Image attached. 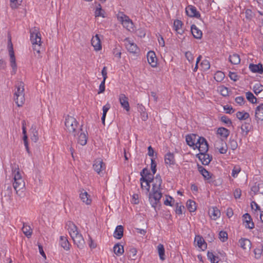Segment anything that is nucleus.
<instances>
[{
    "mask_svg": "<svg viewBox=\"0 0 263 263\" xmlns=\"http://www.w3.org/2000/svg\"><path fill=\"white\" fill-rule=\"evenodd\" d=\"M30 41L32 44L33 50L37 53H40L42 46L41 34L39 29L37 27H34L30 29Z\"/></svg>",
    "mask_w": 263,
    "mask_h": 263,
    "instance_id": "7ed1b4c3",
    "label": "nucleus"
},
{
    "mask_svg": "<svg viewBox=\"0 0 263 263\" xmlns=\"http://www.w3.org/2000/svg\"><path fill=\"white\" fill-rule=\"evenodd\" d=\"M255 118L258 120H263V104L257 107L255 110Z\"/></svg>",
    "mask_w": 263,
    "mask_h": 263,
    "instance_id": "c85d7f7f",
    "label": "nucleus"
},
{
    "mask_svg": "<svg viewBox=\"0 0 263 263\" xmlns=\"http://www.w3.org/2000/svg\"><path fill=\"white\" fill-rule=\"evenodd\" d=\"M104 165L105 164L102 160L98 159L95 161L93 167L95 171H96L98 174H100L101 171L103 169Z\"/></svg>",
    "mask_w": 263,
    "mask_h": 263,
    "instance_id": "412c9836",
    "label": "nucleus"
},
{
    "mask_svg": "<svg viewBox=\"0 0 263 263\" xmlns=\"http://www.w3.org/2000/svg\"><path fill=\"white\" fill-rule=\"evenodd\" d=\"M185 57L190 62H192L194 60V57L192 53L190 51H187L185 54Z\"/></svg>",
    "mask_w": 263,
    "mask_h": 263,
    "instance_id": "680f3d73",
    "label": "nucleus"
},
{
    "mask_svg": "<svg viewBox=\"0 0 263 263\" xmlns=\"http://www.w3.org/2000/svg\"><path fill=\"white\" fill-rule=\"evenodd\" d=\"M195 241L197 242V244L199 248L203 250L206 248V243L202 237L199 235L196 236L195 238Z\"/></svg>",
    "mask_w": 263,
    "mask_h": 263,
    "instance_id": "473e14b6",
    "label": "nucleus"
},
{
    "mask_svg": "<svg viewBox=\"0 0 263 263\" xmlns=\"http://www.w3.org/2000/svg\"><path fill=\"white\" fill-rule=\"evenodd\" d=\"M246 17L250 20L253 17V12L250 9H247L245 11Z\"/></svg>",
    "mask_w": 263,
    "mask_h": 263,
    "instance_id": "0e129e2a",
    "label": "nucleus"
},
{
    "mask_svg": "<svg viewBox=\"0 0 263 263\" xmlns=\"http://www.w3.org/2000/svg\"><path fill=\"white\" fill-rule=\"evenodd\" d=\"M201 65L204 70H208L210 67V64L208 61L204 60L201 63Z\"/></svg>",
    "mask_w": 263,
    "mask_h": 263,
    "instance_id": "4d7b16f0",
    "label": "nucleus"
},
{
    "mask_svg": "<svg viewBox=\"0 0 263 263\" xmlns=\"http://www.w3.org/2000/svg\"><path fill=\"white\" fill-rule=\"evenodd\" d=\"M145 172H147V170L144 168L140 173L142 176L140 180L144 179L146 180V185H144V182H141V187L145 189L147 192H149L150 188L149 183H152V189L149 194V201L152 206L155 208L159 203L160 200L162 197V191L163 189L161 187V184L162 181L159 175H157L154 178L153 174L152 175L150 173H148L144 177V174Z\"/></svg>",
    "mask_w": 263,
    "mask_h": 263,
    "instance_id": "f257e3e1",
    "label": "nucleus"
},
{
    "mask_svg": "<svg viewBox=\"0 0 263 263\" xmlns=\"http://www.w3.org/2000/svg\"><path fill=\"white\" fill-rule=\"evenodd\" d=\"M200 137L195 134L188 135L186 136V142L188 145L192 147L195 149L196 143Z\"/></svg>",
    "mask_w": 263,
    "mask_h": 263,
    "instance_id": "1a4fd4ad",
    "label": "nucleus"
},
{
    "mask_svg": "<svg viewBox=\"0 0 263 263\" xmlns=\"http://www.w3.org/2000/svg\"><path fill=\"white\" fill-rule=\"evenodd\" d=\"M10 65L12 68V73L13 74H15L17 69V65L15 61L14 51H12L11 52V55H10Z\"/></svg>",
    "mask_w": 263,
    "mask_h": 263,
    "instance_id": "cd10ccee",
    "label": "nucleus"
},
{
    "mask_svg": "<svg viewBox=\"0 0 263 263\" xmlns=\"http://www.w3.org/2000/svg\"><path fill=\"white\" fill-rule=\"evenodd\" d=\"M137 250L135 248H130L128 252V257L132 260H136L137 256Z\"/></svg>",
    "mask_w": 263,
    "mask_h": 263,
    "instance_id": "de8ad7c7",
    "label": "nucleus"
},
{
    "mask_svg": "<svg viewBox=\"0 0 263 263\" xmlns=\"http://www.w3.org/2000/svg\"><path fill=\"white\" fill-rule=\"evenodd\" d=\"M60 244L65 250H68L69 249L70 244L66 237H60Z\"/></svg>",
    "mask_w": 263,
    "mask_h": 263,
    "instance_id": "e433bc0d",
    "label": "nucleus"
},
{
    "mask_svg": "<svg viewBox=\"0 0 263 263\" xmlns=\"http://www.w3.org/2000/svg\"><path fill=\"white\" fill-rule=\"evenodd\" d=\"M236 115L237 118L240 120H246L250 116L249 113L245 111H238Z\"/></svg>",
    "mask_w": 263,
    "mask_h": 263,
    "instance_id": "79ce46f5",
    "label": "nucleus"
},
{
    "mask_svg": "<svg viewBox=\"0 0 263 263\" xmlns=\"http://www.w3.org/2000/svg\"><path fill=\"white\" fill-rule=\"evenodd\" d=\"M254 92L257 95L260 92L263 91V85L260 84H256L253 86V88Z\"/></svg>",
    "mask_w": 263,
    "mask_h": 263,
    "instance_id": "09e8293b",
    "label": "nucleus"
},
{
    "mask_svg": "<svg viewBox=\"0 0 263 263\" xmlns=\"http://www.w3.org/2000/svg\"><path fill=\"white\" fill-rule=\"evenodd\" d=\"M157 250L159 254L160 259L161 260L165 259V250L162 244H159L157 246Z\"/></svg>",
    "mask_w": 263,
    "mask_h": 263,
    "instance_id": "58836bf2",
    "label": "nucleus"
},
{
    "mask_svg": "<svg viewBox=\"0 0 263 263\" xmlns=\"http://www.w3.org/2000/svg\"><path fill=\"white\" fill-rule=\"evenodd\" d=\"M196 148H198L200 153H205L209 149V145L205 139L203 137H200L196 145Z\"/></svg>",
    "mask_w": 263,
    "mask_h": 263,
    "instance_id": "6e6552de",
    "label": "nucleus"
},
{
    "mask_svg": "<svg viewBox=\"0 0 263 263\" xmlns=\"http://www.w3.org/2000/svg\"><path fill=\"white\" fill-rule=\"evenodd\" d=\"M117 16L118 20L122 24L124 27L128 31L133 30V23L128 16L122 12H119Z\"/></svg>",
    "mask_w": 263,
    "mask_h": 263,
    "instance_id": "423d86ee",
    "label": "nucleus"
},
{
    "mask_svg": "<svg viewBox=\"0 0 263 263\" xmlns=\"http://www.w3.org/2000/svg\"><path fill=\"white\" fill-rule=\"evenodd\" d=\"M224 77V74L221 71H217L215 75L214 78L217 81H222Z\"/></svg>",
    "mask_w": 263,
    "mask_h": 263,
    "instance_id": "603ef678",
    "label": "nucleus"
},
{
    "mask_svg": "<svg viewBox=\"0 0 263 263\" xmlns=\"http://www.w3.org/2000/svg\"><path fill=\"white\" fill-rule=\"evenodd\" d=\"M123 235V227L121 225L118 226L114 233V236L118 239H121Z\"/></svg>",
    "mask_w": 263,
    "mask_h": 263,
    "instance_id": "7c9ffc66",
    "label": "nucleus"
},
{
    "mask_svg": "<svg viewBox=\"0 0 263 263\" xmlns=\"http://www.w3.org/2000/svg\"><path fill=\"white\" fill-rule=\"evenodd\" d=\"M209 214L211 217L216 220L220 216V212L217 207H212L209 209Z\"/></svg>",
    "mask_w": 263,
    "mask_h": 263,
    "instance_id": "5701e85b",
    "label": "nucleus"
},
{
    "mask_svg": "<svg viewBox=\"0 0 263 263\" xmlns=\"http://www.w3.org/2000/svg\"><path fill=\"white\" fill-rule=\"evenodd\" d=\"M247 100L251 103L254 104L257 103V99L251 92H247L246 93Z\"/></svg>",
    "mask_w": 263,
    "mask_h": 263,
    "instance_id": "49530a36",
    "label": "nucleus"
},
{
    "mask_svg": "<svg viewBox=\"0 0 263 263\" xmlns=\"http://www.w3.org/2000/svg\"><path fill=\"white\" fill-rule=\"evenodd\" d=\"M124 42L126 49L129 52L135 53L138 50L136 44L130 41L128 38H126L124 40Z\"/></svg>",
    "mask_w": 263,
    "mask_h": 263,
    "instance_id": "9b49d317",
    "label": "nucleus"
},
{
    "mask_svg": "<svg viewBox=\"0 0 263 263\" xmlns=\"http://www.w3.org/2000/svg\"><path fill=\"white\" fill-rule=\"evenodd\" d=\"M182 23L181 21L177 20L174 22V27L175 31L178 33L181 34L183 32L182 28Z\"/></svg>",
    "mask_w": 263,
    "mask_h": 263,
    "instance_id": "72a5a7b5",
    "label": "nucleus"
},
{
    "mask_svg": "<svg viewBox=\"0 0 263 263\" xmlns=\"http://www.w3.org/2000/svg\"><path fill=\"white\" fill-rule=\"evenodd\" d=\"M22 129H23V141L24 144L28 143L27 141V132H26V123L25 120H23L22 122Z\"/></svg>",
    "mask_w": 263,
    "mask_h": 263,
    "instance_id": "c03bdc74",
    "label": "nucleus"
},
{
    "mask_svg": "<svg viewBox=\"0 0 263 263\" xmlns=\"http://www.w3.org/2000/svg\"><path fill=\"white\" fill-rule=\"evenodd\" d=\"M208 257L212 263H218V257L214 255L212 252H208Z\"/></svg>",
    "mask_w": 263,
    "mask_h": 263,
    "instance_id": "8fccbe9b",
    "label": "nucleus"
},
{
    "mask_svg": "<svg viewBox=\"0 0 263 263\" xmlns=\"http://www.w3.org/2000/svg\"><path fill=\"white\" fill-rule=\"evenodd\" d=\"M71 238L74 243L77 245L79 249H81L84 247L85 242L82 235L80 233H78V234H76Z\"/></svg>",
    "mask_w": 263,
    "mask_h": 263,
    "instance_id": "9d476101",
    "label": "nucleus"
},
{
    "mask_svg": "<svg viewBox=\"0 0 263 263\" xmlns=\"http://www.w3.org/2000/svg\"><path fill=\"white\" fill-rule=\"evenodd\" d=\"M254 254H255V257L256 258V259H259L260 258L261 256V254H262V250H261V248H256L254 250Z\"/></svg>",
    "mask_w": 263,
    "mask_h": 263,
    "instance_id": "6e6d98bb",
    "label": "nucleus"
},
{
    "mask_svg": "<svg viewBox=\"0 0 263 263\" xmlns=\"http://www.w3.org/2000/svg\"><path fill=\"white\" fill-rule=\"evenodd\" d=\"M251 206L253 210H254L255 212H257L259 211L260 212L261 210L260 206L255 201H252L251 203Z\"/></svg>",
    "mask_w": 263,
    "mask_h": 263,
    "instance_id": "13d9d810",
    "label": "nucleus"
},
{
    "mask_svg": "<svg viewBox=\"0 0 263 263\" xmlns=\"http://www.w3.org/2000/svg\"><path fill=\"white\" fill-rule=\"evenodd\" d=\"M229 76L230 78L234 81H236L238 79V76L235 72H230Z\"/></svg>",
    "mask_w": 263,
    "mask_h": 263,
    "instance_id": "e2e57ef3",
    "label": "nucleus"
},
{
    "mask_svg": "<svg viewBox=\"0 0 263 263\" xmlns=\"http://www.w3.org/2000/svg\"><path fill=\"white\" fill-rule=\"evenodd\" d=\"M147 61L153 67H156L157 65V59L153 51H149L147 55Z\"/></svg>",
    "mask_w": 263,
    "mask_h": 263,
    "instance_id": "6ab92c4d",
    "label": "nucleus"
},
{
    "mask_svg": "<svg viewBox=\"0 0 263 263\" xmlns=\"http://www.w3.org/2000/svg\"><path fill=\"white\" fill-rule=\"evenodd\" d=\"M217 134L222 139H227L230 134V131L224 127H219L217 130Z\"/></svg>",
    "mask_w": 263,
    "mask_h": 263,
    "instance_id": "bb28decb",
    "label": "nucleus"
},
{
    "mask_svg": "<svg viewBox=\"0 0 263 263\" xmlns=\"http://www.w3.org/2000/svg\"><path fill=\"white\" fill-rule=\"evenodd\" d=\"M243 220L246 228L252 229L254 227L251 216L248 213H246L243 215Z\"/></svg>",
    "mask_w": 263,
    "mask_h": 263,
    "instance_id": "a211bd4d",
    "label": "nucleus"
},
{
    "mask_svg": "<svg viewBox=\"0 0 263 263\" xmlns=\"http://www.w3.org/2000/svg\"><path fill=\"white\" fill-rule=\"evenodd\" d=\"M164 161L166 164L170 165L174 164L175 160L174 154L171 153L166 154L165 156Z\"/></svg>",
    "mask_w": 263,
    "mask_h": 263,
    "instance_id": "c756f323",
    "label": "nucleus"
},
{
    "mask_svg": "<svg viewBox=\"0 0 263 263\" xmlns=\"http://www.w3.org/2000/svg\"><path fill=\"white\" fill-rule=\"evenodd\" d=\"M229 145L232 149L235 150L237 147V143L236 140L234 139H230L229 141Z\"/></svg>",
    "mask_w": 263,
    "mask_h": 263,
    "instance_id": "bf43d9fd",
    "label": "nucleus"
},
{
    "mask_svg": "<svg viewBox=\"0 0 263 263\" xmlns=\"http://www.w3.org/2000/svg\"><path fill=\"white\" fill-rule=\"evenodd\" d=\"M219 90L220 92V94L226 97L229 95V91L228 88L222 86L219 87Z\"/></svg>",
    "mask_w": 263,
    "mask_h": 263,
    "instance_id": "864d4df0",
    "label": "nucleus"
},
{
    "mask_svg": "<svg viewBox=\"0 0 263 263\" xmlns=\"http://www.w3.org/2000/svg\"><path fill=\"white\" fill-rule=\"evenodd\" d=\"M119 100L121 106L126 111H128L130 109L129 104L128 101V98L123 93H121L119 96Z\"/></svg>",
    "mask_w": 263,
    "mask_h": 263,
    "instance_id": "4468645a",
    "label": "nucleus"
},
{
    "mask_svg": "<svg viewBox=\"0 0 263 263\" xmlns=\"http://www.w3.org/2000/svg\"><path fill=\"white\" fill-rule=\"evenodd\" d=\"M78 143L80 144L81 145L84 146L87 143V137L85 132L82 129V128H80L79 130H78Z\"/></svg>",
    "mask_w": 263,
    "mask_h": 263,
    "instance_id": "f8f14e48",
    "label": "nucleus"
},
{
    "mask_svg": "<svg viewBox=\"0 0 263 263\" xmlns=\"http://www.w3.org/2000/svg\"><path fill=\"white\" fill-rule=\"evenodd\" d=\"M196 157L201 161L203 165H208L212 160V157L205 153H199L196 155Z\"/></svg>",
    "mask_w": 263,
    "mask_h": 263,
    "instance_id": "2eb2a0df",
    "label": "nucleus"
},
{
    "mask_svg": "<svg viewBox=\"0 0 263 263\" xmlns=\"http://www.w3.org/2000/svg\"><path fill=\"white\" fill-rule=\"evenodd\" d=\"M13 99L18 107L22 106L25 102L24 84L18 82L15 85Z\"/></svg>",
    "mask_w": 263,
    "mask_h": 263,
    "instance_id": "20e7f679",
    "label": "nucleus"
},
{
    "mask_svg": "<svg viewBox=\"0 0 263 263\" xmlns=\"http://www.w3.org/2000/svg\"><path fill=\"white\" fill-rule=\"evenodd\" d=\"M241 195V191L239 189H236L234 192V196L236 199L239 198Z\"/></svg>",
    "mask_w": 263,
    "mask_h": 263,
    "instance_id": "338daca9",
    "label": "nucleus"
},
{
    "mask_svg": "<svg viewBox=\"0 0 263 263\" xmlns=\"http://www.w3.org/2000/svg\"><path fill=\"white\" fill-rule=\"evenodd\" d=\"M137 108L138 111L140 113L141 119L144 121H146L148 118V116L146 112L145 107L141 104H138Z\"/></svg>",
    "mask_w": 263,
    "mask_h": 263,
    "instance_id": "4be33fe9",
    "label": "nucleus"
},
{
    "mask_svg": "<svg viewBox=\"0 0 263 263\" xmlns=\"http://www.w3.org/2000/svg\"><path fill=\"white\" fill-rule=\"evenodd\" d=\"M114 252L117 256L122 255L124 253L123 246L119 243L116 244L114 247Z\"/></svg>",
    "mask_w": 263,
    "mask_h": 263,
    "instance_id": "f704fd0d",
    "label": "nucleus"
},
{
    "mask_svg": "<svg viewBox=\"0 0 263 263\" xmlns=\"http://www.w3.org/2000/svg\"><path fill=\"white\" fill-rule=\"evenodd\" d=\"M191 32L194 37L197 39H200L202 36V31L195 25L191 26Z\"/></svg>",
    "mask_w": 263,
    "mask_h": 263,
    "instance_id": "a878e982",
    "label": "nucleus"
},
{
    "mask_svg": "<svg viewBox=\"0 0 263 263\" xmlns=\"http://www.w3.org/2000/svg\"><path fill=\"white\" fill-rule=\"evenodd\" d=\"M65 125L66 129L70 133H71L74 136H76L78 130L82 128L80 127L79 123L77 120L73 117L67 116L65 118Z\"/></svg>",
    "mask_w": 263,
    "mask_h": 263,
    "instance_id": "39448f33",
    "label": "nucleus"
},
{
    "mask_svg": "<svg viewBox=\"0 0 263 263\" xmlns=\"http://www.w3.org/2000/svg\"><path fill=\"white\" fill-rule=\"evenodd\" d=\"M198 171L200 172L202 175L205 179H209L211 178L210 173L206 170L203 166L200 165H198Z\"/></svg>",
    "mask_w": 263,
    "mask_h": 263,
    "instance_id": "ea45409f",
    "label": "nucleus"
},
{
    "mask_svg": "<svg viewBox=\"0 0 263 263\" xmlns=\"http://www.w3.org/2000/svg\"><path fill=\"white\" fill-rule=\"evenodd\" d=\"M156 166L157 164L155 161L152 159H151V168L153 172V175H154L156 172Z\"/></svg>",
    "mask_w": 263,
    "mask_h": 263,
    "instance_id": "052dcab7",
    "label": "nucleus"
},
{
    "mask_svg": "<svg viewBox=\"0 0 263 263\" xmlns=\"http://www.w3.org/2000/svg\"><path fill=\"white\" fill-rule=\"evenodd\" d=\"M240 167L238 165L235 166L232 170V176L235 178L237 176L238 173L240 172Z\"/></svg>",
    "mask_w": 263,
    "mask_h": 263,
    "instance_id": "5fc2aeb1",
    "label": "nucleus"
},
{
    "mask_svg": "<svg viewBox=\"0 0 263 263\" xmlns=\"http://www.w3.org/2000/svg\"><path fill=\"white\" fill-rule=\"evenodd\" d=\"M221 121L226 124H231L232 122L231 120L228 118L227 116H223L221 117Z\"/></svg>",
    "mask_w": 263,
    "mask_h": 263,
    "instance_id": "774afa93",
    "label": "nucleus"
},
{
    "mask_svg": "<svg viewBox=\"0 0 263 263\" xmlns=\"http://www.w3.org/2000/svg\"><path fill=\"white\" fill-rule=\"evenodd\" d=\"M80 198L82 201L87 205H89L91 203L90 196L84 190H82L80 194Z\"/></svg>",
    "mask_w": 263,
    "mask_h": 263,
    "instance_id": "aec40b11",
    "label": "nucleus"
},
{
    "mask_svg": "<svg viewBox=\"0 0 263 263\" xmlns=\"http://www.w3.org/2000/svg\"><path fill=\"white\" fill-rule=\"evenodd\" d=\"M230 62L232 64L237 65L240 62V58L238 54L234 53L232 55H230L229 58Z\"/></svg>",
    "mask_w": 263,
    "mask_h": 263,
    "instance_id": "c9c22d12",
    "label": "nucleus"
},
{
    "mask_svg": "<svg viewBox=\"0 0 263 263\" xmlns=\"http://www.w3.org/2000/svg\"><path fill=\"white\" fill-rule=\"evenodd\" d=\"M223 108L227 114H231L234 112V109L231 106L225 105Z\"/></svg>",
    "mask_w": 263,
    "mask_h": 263,
    "instance_id": "69168bd1",
    "label": "nucleus"
},
{
    "mask_svg": "<svg viewBox=\"0 0 263 263\" xmlns=\"http://www.w3.org/2000/svg\"><path fill=\"white\" fill-rule=\"evenodd\" d=\"M214 147L220 154H226L227 152L228 146L226 141L222 138H217L214 142Z\"/></svg>",
    "mask_w": 263,
    "mask_h": 263,
    "instance_id": "0eeeda50",
    "label": "nucleus"
},
{
    "mask_svg": "<svg viewBox=\"0 0 263 263\" xmlns=\"http://www.w3.org/2000/svg\"><path fill=\"white\" fill-rule=\"evenodd\" d=\"M249 68L253 72H258L260 74L263 73V67L261 64H250L249 65Z\"/></svg>",
    "mask_w": 263,
    "mask_h": 263,
    "instance_id": "393cba45",
    "label": "nucleus"
},
{
    "mask_svg": "<svg viewBox=\"0 0 263 263\" xmlns=\"http://www.w3.org/2000/svg\"><path fill=\"white\" fill-rule=\"evenodd\" d=\"M185 12L186 14L190 17H195L196 18L200 17V14L197 11L196 8L192 5H189L186 8Z\"/></svg>",
    "mask_w": 263,
    "mask_h": 263,
    "instance_id": "ddd939ff",
    "label": "nucleus"
},
{
    "mask_svg": "<svg viewBox=\"0 0 263 263\" xmlns=\"http://www.w3.org/2000/svg\"><path fill=\"white\" fill-rule=\"evenodd\" d=\"M240 247L243 250H250L251 248V242L248 239L241 238L239 240Z\"/></svg>",
    "mask_w": 263,
    "mask_h": 263,
    "instance_id": "b1692460",
    "label": "nucleus"
},
{
    "mask_svg": "<svg viewBox=\"0 0 263 263\" xmlns=\"http://www.w3.org/2000/svg\"><path fill=\"white\" fill-rule=\"evenodd\" d=\"M30 131L31 133V139L32 141L36 142L39 139L38 132L36 127L32 126Z\"/></svg>",
    "mask_w": 263,
    "mask_h": 263,
    "instance_id": "4c0bfd02",
    "label": "nucleus"
},
{
    "mask_svg": "<svg viewBox=\"0 0 263 263\" xmlns=\"http://www.w3.org/2000/svg\"><path fill=\"white\" fill-rule=\"evenodd\" d=\"M219 238L221 241H226L228 239L227 233L225 231H220L219 234Z\"/></svg>",
    "mask_w": 263,
    "mask_h": 263,
    "instance_id": "3c124183",
    "label": "nucleus"
},
{
    "mask_svg": "<svg viewBox=\"0 0 263 263\" xmlns=\"http://www.w3.org/2000/svg\"><path fill=\"white\" fill-rule=\"evenodd\" d=\"M22 231L24 234L27 237H30L32 235V230L30 226L25 225L24 224V226L22 228Z\"/></svg>",
    "mask_w": 263,
    "mask_h": 263,
    "instance_id": "37998d69",
    "label": "nucleus"
},
{
    "mask_svg": "<svg viewBox=\"0 0 263 263\" xmlns=\"http://www.w3.org/2000/svg\"><path fill=\"white\" fill-rule=\"evenodd\" d=\"M12 173L13 177V186L16 194H18L19 192H23L22 190L25 189V183L17 166L12 167Z\"/></svg>",
    "mask_w": 263,
    "mask_h": 263,
    "instance_id": "f03ea898",
    "label": "nucleus"
},
{
    "mask_svg": "<svg viewBox=\"0 0 263 263\" xmlns=\"http://www.w3.org/2000/svg\"><path fill=\"white\" fill-rule=\"evenodd\" d=\"M251 191L253 192L254 194H256L258 193H263V183H255L251 187Z\"/></svg>",
    "mask_w": 263,
    "mask_h": 263,
    "instance_id": "2f4dec72",
    "label": "nucleus"
},
{
    "mask_svg": "<svg viewBox=\"0 0 263 263\" xmlns=\"http://www.w3.org/2000/svg\"><path fill=\"white\" fill-rule=\"evenodd\" d=\"M66 227L71 237L79 233L77 227L71 221L67 223Z\"/></svg>",
    "mask_w": 263,
    "mask_h": 263,
    "instance_id": "dca6fc26",
    "label": "nucleus"
},
{
    "mask_svg": "<svg viewBox=\"0 0 263 263\" xmlns=\"http://www.w3.org/2000/svg\"><path fill=\"white\" fill-rule=\"evenodd\" d=\"M91 43L95 50L99 51L102 49L101 41L98 34H96L95 36L92 37Z\"/></svg>",
    "mask_w": 263,
    "mask_h": 263,
    "instance_id": "f3484780",
    "label": "nucleus"
},
{
    "mask_svg": "<svg viewBox=\"0 0 263 263\" xmlns=\"http://www.w3.org/2000/svg\"><path fill=\"white\" fill-rule=\"evenodd\" d=\"M186 207L190 212L195 211L196 210L195 202L191 200H187L186 202Z\"/></svg>",
    "mask_w": 263,
    "mask_h": 263,
    "instance_id": "a19ab883",
    "label": "nucleus"
},
{
    "mask_svg": "<svg viewBox=\"0 0 263 263\" xmlns=\"http://www.w3.org/2000/svg\"><path fill=\"white\" fill-rule=\"evenodd\" d=\"M22 2L23 0H10V6L13 9H17Z\"/></svg>",
    "mask_w": 263,
    "mask_h": 263,
    "instance_id": "a18cd8bd",
    "label": "nucleus"
}]
</instances>
